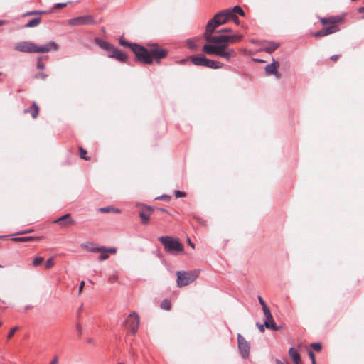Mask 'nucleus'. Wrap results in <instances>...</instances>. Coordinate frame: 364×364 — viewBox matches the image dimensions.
<instances>
[{"instance_id": "f257e3e1", "label": "nucleus", "mask_w": 364, "mask_h": 364, "mask_svg": "<svg viewBox=\"0 0 364 364\" xmlns=\"http://www.w3.org/2000/svg\"><path fill=\"white\" fill-rule=\"evenodd\" d=\"M238 15L245 16V13L240 6L226 9L216 13L214 16L206 23V42L214 43L206 45V54H213L229 60L236 56V52L233 48H228L229 43H234L242 39V35H217L211 36L210 34L215 31L220 26L231 21L238 24L240 21Z\"/></svg>"}, {"instance_id": "f03ea898", "label": "nucleus", "mask_w": 364, "mask_h": 364, "mask_svg": "<svg viewBox=\"0 0 364 364\" xmlns=\"http://www.w3.org/2000/svg\"><path fill=\"white\" fill-rule=\"evenodd\" d=\"M58 48V45L53 41L44 46H37L29 41H20L16 43L14 47V49L17 51L27 53H46L51 50H57Z\"/></svg>"}, {"instance_id": "7ed1b4c3", "label": "nucleus", "mask_w": 364, "mask_h": 364, "mask_svg": "<svg viewBox=\"0 0 364 364\" xmlns=\"http://www.w3.org/2000/svg\"><path fill=\"white\" fill-rule=\"evenodd\" d=\"M144 52H140L141 55L137 57V60L145 64L152 63L154 59H156L159 62L160 59L167 55L166 50L158 47L150 49H146L144 47Z\"/></svg>"}, {"instance_id": "20e7f679", "label": "nucleus", "mask_w": 364, "mask_h": 364, "mask_svg": "<svg viewBox=\"0 0 364 364\" xmlns=\"http://www.w3.org/2000/svg\"><path fill=\"white\" fill-rule=\"evenodd\" d=\"M159 240L165 250L171 255H178L184 250L183 244L171 236H161L159 237Z\"/></svg>"}, {"instance_id": "39448f33", "label": "nucleus", "mask_w": 364, "mask_h": 364, "mask_svg": "<svg viewBox=\"0 0 364 364\" xmlns=\"http://www.w3.org/2000/svg\"><path fill=\"white\" fill-rule=\"evenodd\" d=\"M177 275V286L182 287L188 285L192 283L198 277V274L196 271L186 272V271H178Z\"/></svg>"}, {"instance_id": "423d86ee", "label": "nucleus", "mask_w": 364, "mask_h": 364, "mask_svg": "<svg viewBox=\"0 0 364 364\" xmlns=\"http://www.w3.org/2000/svg\"><path fill=\"white\" fill-rule=\"evenodd\" d=\"M122 325L133 333H135L139 325V317L138 314L136 312H132L127 316Z\"/></svg>"}, {"instance_id": "0eeeda50", "label": "nucleus", "mask_w": 364, "mask_h": 364, "mask_svg": "<svg viewBox=\"0 0 364 364\" xmlns=\"http://www.w3.org/2000/svg\"><path fill=\"white\" fill-rule=\"evenodd\" d=\"M237 346L240 353L242 358L246 359L249 357L250 351V344L240 333L237 336Z\"/></svg>"}, {"instance_id": "6e6552de", "label": "nucleus", "mask_w": 364, "mask_h": 364, "mask_svg": "<svg viewBox=\"0 0 364 364\" xmlns=\"http://www.w3.org/2000/svg\"><path fill=\"white\" fill-rule=\"evenodd\" d=\"M95 23L96 22L91 15L81 16L71 18L68 21V24L73 26L92 25Z\"/></svg>"}, {"instance_id": "1a4fd4ad", "label": "nucleus", "mask_w": 364, "mask_h": 364, "mask_svg": "<svg viewBox=\"0 0 364 364\" xmlns=\"http://www.w3.org/2000/svg\"><path fill=\"white\" fill-rule=\"evenodd\" d=\"M119 44L122 46L129 47L134 53L136 60H137V57L141 55V53L140 52L144 51L143 46H139L137 43H129L127 41H126L125 39H124L123 38H121L119 39Z\"/></svg>"}, {"instance_id": "9d476101", "label": "nucleus", "mask_w": 364, "mask_h": 364, "mask_svg": "<svg viewBox=\"0 0 364 364\" xmlns=\"http://www.w3.org/2000/svg\"><path fill=\"white\" fill-rule=\"evenodd\" d=\"M264 314V316H265V319L264 321V326L268 328V329H271V330H273V331H278L280 329V327L279 326H277L274 321V318L272 317V315L271 314V311L269 309L263 311Z\"/></svg>"}, {"instance_id": "9b49d317", "label": "nucleus", "mask_w": 364, "mask_h": 364, "mask_svg": "<svg viewBox=\"0 0 364 364\" xmlns=\"http://www.w3.org/2000/svg\"><path fill=\"white\" fill-rule=\"evenodd\" d=\"M92 252H100V255L99 256L100 260H106L109 258L108 253L115 254L117 252V249L115 247H107L105 246L100 247V249H92Z\"/></svg>"}, {"instance_id": "f8f14e48", "label": "nucleus", "mask_w": 364, "mask_h": 364, "mask_svg": "<svg viewBox=\"0 0 364 364\" xmlns=\"http://www.w3.org/2000/svg\"><path fill=\"white\" fill-rule=\"evenodd\" d=\"M279 68V62L273 60L272 63L268 64L265 66V73L267 75H274L276 77V78L280 79L282 77V74L278 72Z\"/></svg>"}, {"instance_id": "ddd939ff", "label": "nucleus", "mask_w": 364, "mask_h": 364, "mask_svg": "<svg viewBox=\"0 0 364 364\" xmlns=\"http://www.w3.org/2000/svg\"><path fill=\"white\" fill-rule=\"evenodd\" d=\"M338 31V28L337 26L331 25L328 27H324L321 30L316 32L314 33V36L315 37H319V36H325L328 34L333 33Z\"/></svg>"}, {"instance_id": "4468645a", "label": "nucleus", "mask_w": 364, "mask_h": 364, "mask_svg": "<svg viewBox=\"0 0 364 364\" xmlns=\"http://www.w3.org/2000/svg\"><path fill=\"white\" fill-rule=\"evenodd\" d=\"M112 53L108 55L109 58H115L120 62H125L127 59V55L125 53L119 49L113 48Z\"/></svg>"}, {"instance_id": "2eb2a0df", "label": "nucleus", "mask_w": 364, "mask_h": 364, "mask_svg": "<svg viewBox=\"0 0 364 364\" xmlns=\"http://www.w3.org/2000/svg\"><path fill=\"white\" fill-rule=\"evenodd\" d=\"M151 214V209L150 207H146L144 209L140 211L139 216L141 218L142 223L146 224L149 220Z\"/></svg>"}, {"instance_id": "dca6fc26", "label": "nucleus", "mask_w": 364, "mask_h": 364, "mask_svg": "<svg viewBox=\"0 0 364 364\" xmlns=\"http://www.w3.org/2000/svg\"><path fill=\"white\" fill-rule=\"evenodd\" d=\"M95 42L97 46L105 50H112L114 46L109 42L105 41L100 38H95Z\"/></svg>"}, {"instance_id": "f3484780", "label": "nucleus", "mask_w": 364, "mask_h": 364, "mask_svg": "<svg viewBox=\"0 0 364 364\" xmlns=\"http://www.w3.org/2000/svg\"><path fill=\"white\" fill-rule=\"evenodd\" d=\"M73 220L70 219V215L69 213L65 214L53 221L55 223H59L60 225H66L73 223Z\"/></svg>"}, {"instance_id": "a211bd4d", "label": "nucleus", "mask_w": 364, "mask_h": 364, "mask_svg": "<svg viewBox=\"0 0 364 364\" xmlns=\"http://www.w3.org/2000/svg\"><path fill=\"white\" fill-rule=\"evenodd\" d=\"M279 43H275V42H272V41L265 42L263 46L262 49H263V50L266 51L268 53H272L279 47Z\"/></svg>"}, {"instance_id": "6ab92c4d", "label": "nucleus", "mask_w": 364, "mask_h": 364, "mask_svg": "<svg viewBox=\"0 0 364 364\" xmlns=\"http://www.w3.org/2000/svg\"><path fill=\"white\" fill-rule=\"evenodd\" d=\"M223 66V63L214 60H210L206 58V67L212 68V69H218Z\"/></svg>"}, {"instance_id": "aec40b11", "label": "nucleus", "mask_w": 364, "mask_h": 364, "mask_svg": "<svg viewBox=\"0 0 364 364\" xmlns=\"http://www.w3.org/2000/svg\"><path fill=\"white\" fill-rule=\"evenodd\" d=\"M25 113H30L33 119L36 118L38 114V107L36 102H33L32 106L24 110Z\"/></svg>"}, {"instance_id": "412c9836", "label": "nucleus", "mask_w": 364, "mask_h": 364, "mask_svg": "<svg viewBox=\"0 0 364 364\" xmlns=\"http://www.w3.org/2000/svg\"><path fill=\"white\" fill-rule=\"evenodd\" d=\"M289 355L294 363L299 361L301 360L299 353L293 347L289 350Z\"/></svg>"}, {"instance_id": "4be33fe9", "label": "nucleus", "mask_w": 364, "mask_h": 364, "mask_svg": "<svg viewBox=\"0 0 364 364\" xmlns=\"http://www.w3.org/2000/svg\"><path fill=\"white\" fill-rule=\"evenodd\" d=\"M98 211L100 213H110V212H112L114 213H121V210H119L118 208H114V207H112V206L100 208L98 209Z\"/></svg>"}, {"instance_id": "5701e85b", "label": "nucleus", "mask_w": 364, "mask_h": 364, "mask_svg": "<svg viewBox=\"0 0 364 364\" xmlns=\"http://www.w3.org/2000/svg\"><path fill=\"white\" fill-rule=\"evenodd\" d=\"M191 61L196 65L205 66V56L192 57L191 58Z\"/></svg>"}, {"instance_id": "b1692460", "label": "nucleus", "mask_w": 364, "mask_h": 364, "mask_svg": "<svg viewBox=\"0 0 364 364\" xmlns=\"http://www.w3.org/2000/svg\"><path fill=\"white\" fill-rule=\"evenodd\" d=\"M41 18L40 17L34 18L29 21L26 25V28H33L38 26L41 23Z\"/></svg>"}, {"instance_id": "393cba45", "label": "nucleus", "mask_w": 364, "mask_h": 364, "mask_svg": "<svg viewBox=\"0 0 364 364\" xmlns=\"http://www.w3.org/2000/svg\"><path fill=\"white\" fill-rule=\"evenodd\" d=\"M340 21L338 18H323L321 20L322 23L323 24L326 23H332L334 24L335 23H337Z\"/></svg>"}, {"instance_id": "a878e982", "label": "nucleus", "mask_w": 364, "mask_h": 364, "mask_svg": "<svg viewBox=\"0 0 364 364\" xmlns=\"http://www.w3.org/2000/svg\"><path fill=\"white\" fill-rule=\"evenodd\" d=\"M43 257H34L33 261H32V264L34 266V267H38L39 266L40 264H41V263L43 262Z\"/></svg>"}, {"instance_id": "bb28decb", "label": "nucleus", "mask_w": 364, "mask_h": 364, "mask_svg": "<svg viewBox=\"0 0 364 364\" xmlns=\"http://www.w3.org/2000/svg\"><path fill=\"white\" fill-rule=\"evenodd\" d=\"M171 302L166 299L164 300L162 302H161V307L164 309V310H170L171 309Z\"/></svg>"}, {"instance_id": "cd10ccee", "label": "nucleus", "mask_w": 364, "mask_h": 364, "mask_svg": "<svg viewBox=\"0 0 364 364\" xmlns=\"http://www.w3.org/2000/svg\"><path fill=\"white\" fill-rule=\"evenodd\" d=\"M186 46L191 49L194 50L197 48V44L193 40H187Z\"/></svg>"}, {"instance_id": "c85d7f7f", "label": "nucleus", "mask_w": 364, "mask_h": 364, "mask_svg": "<svg viewBox=\"0 0 364 364\" xmlns=\"http://www.w3.org/2000/svg\"><path fill=\"white\" fill-rule=\"evenodd\" d=\"M258 301H259L260 305L262 306V309L263 311L269 309V308L267 307L266 303L264 302V301L263 300V299L260 296H258Z\"/></svg>"}, {"instance_id": "c756f323", "label": "nucleus", "mask_w": 364, "mask_h": 364, "mask_svg": "<svg viewBox=\"0 0 364 364\" xmlns=\"http://www.w3.org/2000/svg\"><path fill=\"white\" fill-rule=\"evenodd\" d=\"M32 237H14L13 240L15 242H26L31 240Z\"/></svg>"}, {"instance_id": "7c9ffc66", "label": "nucleus", "mask_w": 364, "mask_h": 364, "mask_svg": "<svg viewBox=\"0 0 364 364\" xmlns=\"http://www.w3.org/2000/svg\"><path fill=\"white\" fill-rule=\"evenodd\" d=\"M54 265V261H53V258H50L48 259L46 264H45V268L46 269H50L51 267H53Z\"/></svg>"}, {"instance_id": "2f4dec72", "label": "nucleus", "mask_w": 364, "mask_h": 364, "mask_svg": "<svg viewBox=\"0 0 364 364\" xmlns=\"http://www.w3.org/2000/svg\"><path fill=\"white\" fill-rule=\"evenodd\" d=\"M311 346L316 351H320L321 350V345L319 343H313L311 344Z\"/></svg>"}, {"instance_id": "473e14b6", "label": "nucleus", "mask_w": 364, "mask_h": 364, "mask_svg": "<svg viewBox=\"0 0 364 364\" xmlns=\"http://www.w3.org/2000/svg\"><path fill=\"white\" fill-rule=\"evenodd\" d=\"M45 64L41 63V57L38 58L37 68L39 70H43L45 68Z\"/></svg>"}, {"instance_id": "72a5a7b5", "label": "nucleus", "mask_w": 364, "mask_h": 364, "mask_svg": "<svg viewBox=\"0 0 364 364\" xmlns=\"http://www.w3.org/2000/svg\"><path fill=\"white\" fill-rule=\"evenodd\" d=\"M79 149L80 153V157L85 160H88V159L86 157L87 151L82 147H80Z\"/></svg>"}, {"instance_id": "f704fd0d", "label": "nucleus", "mask_w": 364, "mask_h": 364, "mask_svg": "<svg viewBox=\"0 0 364 364\" xmlns=\"http://www.w3.org/2000/svg\"><path fill=\"white\" fill-rule=\"evenodd\" d=\"M35 77H36V78H41L42 80H45L47 78L48 75L44 73H38L36 74Z\"/></svg>"}, {"instance_id": "c9c22d12", "label": "nucleus", "mask_w": 364, "mask_h": 364, "mask_svg": "<svg viewBox=\"0 0 364 364\" xmlns=\"http://www.w3.org/2000/svg\"><path fill=\"white\" fill-rule=\"evenodd\" d=\"M18 329V326L14 327L11 329L10 332L9 333L7 337L9 339L11 338V337L14 336V333Z\"/></svg>"}, {"instance_id": "e433bc0d", "label": "nucleus", "mask_w": 364, "mask_h": 364, "mask_svg": "<svg viewBox=\"0 0 364 364\" xmlns=\"http://www.w3.org/2000/svg\"><path fill=\"white\" fill-rule=\"evenodd\" d=\"M70 1L66 2V3H57L55 4L54 8L55 9H59L61 7L66 6L68 4H69Z\"/></svg>"}, {"instance_id": "4c0bfd02", "label": "nucleus", "mask_w": 364, "mask_h": 364, "mask_svg": "<svg viewBox=\"0 0 364 364\" xmlns=\"http://www.w3.org/2000/svg\"><path fill=\"white\" fill-rule=\"evenodd\" d=\"M215 32H218V33H232V29L229 28H226L220 29L219 31H216L215 30Z\"/></svg>"}, {"instance_id": "58836bf2", "label": "nucleus", "mask_w": 364, "mask_h": 364, "mask_svg": "<svg viewBox=\"0 0 364 364\" xmlns=\"http://www.w3.org/2000/svg\"><path fill=\"white\" fill-rule=\"evenodd\" d=\"M174 195L176 198L183 197L185 196V193L180 191H176Z\"/></svg>"}, {"instance_id": "ea45409f", "label": "nucleus", "mask_w": 364, "mask_h": 364, "mask_svg": "<svg viewBox=\"0 0 364 364\" xmlns=\"http://www.w3.org/2000/svg\"><path fill=\"white\" fill-rule=\"evenodd\" d=\"M85 247L87 248V250H89L90 252H92V249H100V247H92L90 244L85 245Z\"/></svg>"}, {"instance_id": "a19ab883", "label": "nucleus", "mask_w": 364, "mask_h": 364, "mask_svg": "<svg viewBox=\"0 0 364 364\" xmlns=\"http://www.w3.org/2000/svg\"><path fill=\"white\" fill-rule=\"evenodd\" d=\"M309 355L311 360V362L312 363H315L316 362V360H315V356H314V354L312 351H309Z\"/></svg>"}, {"instance_id": "79ce46f5", "label": "nucleus", "mask_w": 364, "mask_h": 364, "mask_svg": "<svg viewBox=\"0 0 364 364\" xmlns=\"http://www.w3.org/2000/svg\"><path fill=\"white\" fill-rule=\"evenodd\" d=\"M117 279H118V277L117 275H113V276L110 277L109 281V282L113 283V282H116L117 280Z\"/></svg>"}, {"instance_id": "37998d69", "label": "nucleus", "mask_w": 364, "mask_h": 364, "mask_svg": "<svg viewBox=\"0 0 364 364\" xmlns=\"http://www.w3.org/2000/svg\"><path fill=\"white\" fill-rule=\"evenodd\" d=\"M58 355H55L53 359L50 362L49 364H58Z\"/></svg>"}, {"instance_id": "c03bdc74", "label": "nucleus", "mask_w": 364, "mask_h": 364, "mask_svg": "<svg viewBox=\"0 0 364 364\" xmlns=\"http://www.w3.org/2000/svg\"><path fill=\"white\" fill-rule=\"evenodd\" d=\"M257 326L258 327V328H259L260 332H264V325H261L259 323H257Z\"/></svg>"}, {"instance_id": "a18cd8bd", "label": "nucleus", "mask_w": 364, "mask_h": 364, "mask_svg": "<svg viewBox=\"0 0 364 364\" xmlns=\"http://www.w3.org/2000/svg\"><path fill=\"white\" fill-rule=\"evenodd\" d=\"M84 286H85V282L84 281H82L80 284V287H79V293H81L83 288H84Z\"/></svg>"}, {"instance_id": "49530a36", "label": "nucleus", "mask_w": 364, "mask_h": 364, "mask_svg": "<svg viewBox=\"0 0 364 364\" xmlns=\"http://www.w3.org/2000/svg\"><path fill=\"white\" fill-rule=\"evenodd\" d=\"M33 231V229H29V230H24V231H21V232H18V234H19V235L26 234V233L32 232Z\"/></svg>"}, {"instance_id": "de8ad7c7", "label": "nucleus", "mask_w": 364, "mask_h": 364, "mask_svg": "<svg viewBox=\"0 0 364 364\" xmlns=\"http://www.w3.org/2000/svg\"><path fill=\"white\" fill-rule=\"evenodd\" d=\"M42 13H43L42 11H33L28 12V13L27 14V15H32V14H42Z\"/></svg>"}, {"instance_id": "09e8293b", "label": "nucleus", "mask_w": 364, "mask_h": 364, "mask_svg": "<svg viewBox=\"0 0 364 364\" xmlns=\"http://www.w3.org/2000/svg\"><path fill=\"white\" fill-rule=\"evenodd\" d=\"M338 58V55H332V56L331 57V59L332 60H336Z\"/></svg>"}, {"instance_id": "8fccbe9b", "label": "nucleus", "mask_w": 364, "mask_h": 364, "mask_svg": "<svg viewBox=\"0 0 364 364\" xmlns=\"http://www.w3.org/2000/svg\"><path fill=\"white\" fill-rule=\"evenodd\" d=\"M159 198H161V199H163V200H166V199L168 198V196H161Z\"/></svg>"}, {"instance_id": "3c124183", "label": "nucleus", "mask_w": 364, "mask_h": 364, "mask_svg": "<svg viewBox=\"0 0 364 364\" xmlns=\"http://www.w3.org/2000/svg\"><path fill=\"white\" fill-rule=\"evenodd\" d=\"M6 23L4 20H0V26L4 25Z\"/></svg>"}, {"instance_id": "603ef678", "label": "nucleus", "mask_w": 364, "mask_h": 364, "mask_svg": "<svg viewBox=\"0 0 364 364\" xmlns=\"http://www.w3.org/2000/svg\"><path fill=\"white\" fill-rule=\"evenodd\" d=\"M31 308V306L28 305V306H26L25 307V309H26V310H28V309H30Z\"/></svg>"}, {"instance_id": "864d4df0", "label": "nucleus", "mask_w": 364, "mask_h": 364, "mask_svg": "<svg viewBox=\"0 0 364 364\" xmlns=\"http://www.w3.org/2000/svg\"><path fill=\"white\" fill-rule=\"evenodd\" d=\"M202 50L205 52V44L201 46Z\"/></svg>"}, {"instance_id": "5fc2aeb1", "label": "nucleus", "mask_w": 364, "mask_h": 364, "mask_svg": "<svg viewBox=\"0 0 364 364\" xmlns=\"http://www.w3.org/2000/svg\"><path fill=\"white\" fill-rule=\"evenodd\" d=\"M294 364H302L301 360L294 363Z\"/></svg>"}, {"instance_id": "6e6d98bb", "label": "nucleus", "mask_w": 364, "mask_h": 364, "mask_svg": "<svg viewBox=\"0 0 364 364\" xmlns=\"http://www.w3.org/2000/svg\"><path fill=\"white\" fill-rule=\"evenodd\" d=\"M188 240L189 245H191L193 247L194 245L191 242V240L189 239H188Z\"/></svg>"}, {"instance_id": "4d7b16f0", "label": "nucleus", "mask_w": 364, "mask_h": 364, "mask_svg": "<svg viewBox=\"0 0 364 364\" xmlns=\"http://www.w3.org/2000/svg\"><path fill=\"white\" fill-rule=\"evenodd\" d=\"M187 61H188V59H186V60H181V63H184L185 62H187Z\"/></svg>"}, {"instance_id": "13d9d810", "label": "nucleus", "mask_w": 364, "mask_h": 364, "mask_svg": "<svg viewBox=\"0 0 364 364\" xmlns=\"http://www.w3.org/2000/svg\"><path fill=\"white\" fill-rule=\"evenodd\" d=\"M160 210H161L162 212H166V213L167 212V211H166V209H164V208H161Z\"/></svg>"}, {"instance_id": "bf43d9fd", "label": "nucleus", "mask_w": 364, "mask_h": 364, "mask_svg": "<svg viewBox=\"0 0 364 364\" xmlns=\"http://www.w3.org/2000/svg\"><path fill=\"white\" fill-rule=\"evenodd\" d=\"M117 364H124V363L122 362H120V363H118Z\"/></svg>"}, {"instance_id": "052dcab7", "label": "nucleus", "mask_w": 364, "mask_h": 364, "mask_svg": "<svg viewBox=\"0 0 364 364\" xmlns=\"http://www.w3.org/2000/svg\"><path fill=\"white\" fill-rule=\"evenodd\" d=\"M4 237V236H3V235H0V238H2V237Z\"/></svg>"}, {"instance_id": "680f3d73", "label": "nucleus", "mask_w": 364, "mask_h": 364, "mask_svg": "<svg viewBox=\"0 0 364 364\" xmlns=\"http://www.w3.org/2000/svg\"><path fill=\"white\" fill-rule=\"evenodd\" d=\"M1 326V322L0 321V326Z\"/></svg>"}, {"instance_id": "e2e57ef3", "label": "nucleus", "mask_w": 364, "mask_h": 364, "mask_svg": "<svg viewBox=\"0 0 364 364\" xmlns=\"http://www.w3.org/2000/svg\"><path fill=\"white\" fill-rule=\"evenodd\" d=\"M312 364H316V362L315 363H312Z\"/></svg>"}, {"instance_id": "0e129e2a", "label": "nucleus", "mask_w": 364, "mask_h": 364, "mask_svg": "<svg viewBox=\"0 0 364 364\" xmlns=\"http://www.w3.org/2000/svg\"><path fill=\"white\" fill-rule=\"evenodd\" d=\"M312 364H316V362L315 363H312Z\"/></svg>"}, {"instance_id": "69168bd1", "label": "nucleus", "mask_w": 364, "mask_h": 364, "mask_svg": "<svg viewBox=\"0 0 364 364\" xmlns=\"http://www.w3.org/2000/svg\"><path fill=\"white\" fill-rule=\"evenodd\" d=\"M1 74H2V73H1V72H0V75H1Z\"/></svg>"}]
</instances>
